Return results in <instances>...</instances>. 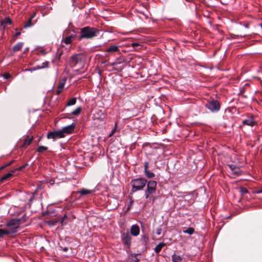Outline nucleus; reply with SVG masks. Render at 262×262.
<instances>
[{"mask_svg": "<svg viewBox=\"0 0 262 262\" xmlns=\"http://www.w3.org/2000/svg\"><path fill=\"white\" fill-rule=\"evenodd\" d=\"M229 167L231 169V171L236 170L237 168L234 165H229Z\"/></svg>", "mask_w": 262, "mask_h": 262, "instance_id": "obj_33", "label": "nucleus"}, {"mask_svg": "<svg viewBox=\"0 0 262 262\" xmlns=\"http://www.w3.org/2000/svg\"><path fill=\"white\" fill-rule=\"evenodd\" d=\"M20 35V32H17L15 34V37H17V36H18L19 35Z\"/></svg>", "mask_w": 262, "mask_h": 262, "instance_id": "obj_42", "label": "nucleus"}, {"mask_svg": "<svg viewBox=\"0 0 262 262\" xmlns=\"http://www.w3.org/2000/svg\"><path fill=\"white\" fill-rule=\"evenodd\" d=\"M23 46V42H18L13 47V51L15 52L20 51Z\"/></svg>", "mask_w": 262, "mask_h": 262, "instance_id": "obj_17", "label": "nucleus"}, {"mask_svg": "<svg viewBox=\"0 0 262 262\" xmlns=\"http://www.w3.org/2000/svg\"><path fill=\"white\" fill-rule=\"evenodd\" d=\"M131 46L132 47L137 50L138 48L140 46V45L137 42H134L132 43Z\"/></svg>", "mask_w": 262, "mask_h": 262, "instance_id": "obj_32", "label": "nucleus"}, {"mask_svg": "<svg viewBox=\"0 0 262 262\" xmlns=\"http://www.w3.org/2000/svg\"><path fill=\"white\" fill-rule=\"evenodd\" d=\"M7 24H11V20H10V19L8 18V19H7Z\"/></svg>", "mask_w": 262, "mask_h": 262, "instance_id": "obj_44", "label": "nucleus"}, {"mask_svg": "<svg viewBox=\"0 0 262 262\" xmlns=\"http://www.w3.org/2000/svg\"><path fill=\"white\" fill-rule=\"evenodd\" d=\"M48 66L49 62L48 61L43 62L42 63L41 66L40 67V68H48Z\"/></svg>", "mask_w": 262, "mask_h": 262, "instance_id": "obj_31", "label": "nucleus"}, {"mask_svg": "<svg viewBox=\"0 0 262 262\" xmlns=\"http://www.w3.org/2000/svg\"><path fill=\"white\" fill-rule=\"evenodd\" d=\"M64 85V82H60L58 85V88L63 89Z\"/></svg>", "mask_w": 262, "mask_h": 262, "instance_id": "obj_34", "label": "nucleus"}, {"mask_svg": "<svg viewBox=\"0 0 262 262\" xmlns=\"http://www.w3.org/2000/svg\"><path fill=\"white\" fill-rule=\"evenodd\" d=\"M62 91V89L57 87V91H56V94L57 95L60 94L61 93Z\"/></svg>", "mask_w": 262, "mask_h": 262, "instance_id": "obj_39", "label": "nucleus"}, {"mask_svg": "<svg viewBox=\"0 0 262 262\" xmlns=\"http://www.w3.org/2000/svg\"><path fill=\"white\" fill-rule=\"evenodd\" d=\"M70 65L71 67H75L79 66V67L83 66L82 59L80 55H75L72 56L69 59Z\"/></svg>", "mask_w": 262, "mask_h": 262, "instance_id": "obj_4", "label": "nucleus"}, {"mask_svg": "<svg viewBox=\"0 0 262 262\" xmlns=\"http://www.w3.org/2000/svg\"><path fill=\"white\" fill-rule=\"evenodd\" d=\"M49 183H50V184L51 185H53V184H54V180H50V181H49Z\"/></svg>", "mask_w": 262, "mask_h": 262, "instance_id": "obj_43", "label": "nucleus"}, {"mask_svg": "<svg viewBox=\"0 0 262 262\" xmlns=\"http://www.w3.org/2000/svg\"><path fill=\"white\" fill-rule=\"evenodd\" d=\"M48 149V147L44 146H40L38 147L37 149V151L38 152H42L44 151H46Z\"/></svg>", "mask_w": 262, "mask_h": 262, "instance_id": "obj_27", "label": "nucleus"}, {"mask_svg": "<svg viewBox=\"0 0 262 262\" xmlns=\"http://www.w3.org/2000/svg\"><path fill=\"white\" fill-rule=\"evenodd\" d=\"M3 77L5 79H8V78H9L11 77V75L10 74H9V73H4L3 74Z\"/></svg>", "mask_w": 262, "mask_h": 262, "instance_id": "obj_36", "label": "nucleus"}, {"mask_svg": "<svg viewBox=\"0 0 262 262\" xmlns=\"http://www.w3.org/2000/svg\"><path fill=\"white\" fill-rule=\"evenodd\" d=\"M73 2H75V0H72Z\"/></svg>", "mask_w": 262, "mask_h": 262, "instance_id": "obj_52", "label": "nucleus"}, {"mask_svg": "<svg viewBox=\"0 0 262 262\" xmlns=\"http://www.w3.org/2000/svg\"><path fill=\"white\" fill-rule=\"evenodd\" d=\"M258 193H262V189L258 191Z\"/></svg>", "mask_w": 262, "mask_h": 262, "instance_id": "obj_49", "label": "nucleus"}, {"mask_svg": "<svg viewBox=\"0 0 262 262\" xmlns=\"http://www.w3.org/2000/svg\"><path fill=\"white\" fill-rule=\"evenodd\" d=\"M66 116L64 117L65 118H70V117H69V116H68V115H69V114H66Z\"/></svg>", "mask_w": 262, "mask_h": 262, "instance_id": "obj_47", "label": "nucleus"}, {"mask_svg": "<svg viewBox=\"0 0 262 262\" xmlns=\"http://www.w3.org/2000/svg\"><path fill=\"white\" fill-rule=\"evenodd\" d=\"M33 139V136H31V137H30L29 136H27L24 140V142L23 144L20 145V147L21 148H26L28 146H29L31 143Z\"/></svg>", "mask_w": 262, "mask_h": 262, "instance_id": "obj_10", "label": "nucleus"}, {"mask_svg": "<svg viewBox=\"0 0 262 262\" xmlns=\"http://www.w3.org/2000/svg\"><path fill=\"white\" fill-rule=\"evenodd\" d=\"M155 200H156V198L155 197H153L152 198V202H154Z\"/></svg>", "mask_w": 262, "mask_h": 262, "instance_id": "obj_50", "label": "nucleus"}, {"mask_svg": "<svg viewBox=\"0 0 262 262\" xmlns=\"http://www.w3.org/2000/svg\"><path fill=\"white\" fill-rule=\"evenodd\" d=\"M15 172V170H12L11 172H8L7 173H6V174H5L4 176H3L2 178V180L3 181H5L9 178H10V177H11L13 175V172Z\"/></svg>", "mask_w": 262, "mask_h": 262, "instance_id": "obj_19", "label": "nucleus"}, {"mask_svg": "<svg viewBox=\"0 0 262 262\" xmlns=\"http://www.w3.org/2000/svg\"><path fill=\"white\" fill-rule=\"evenodd\" d=\"M144 173L146 177L149 179L153 178L155 176L154 173L150 172V171H149L148 170L144 171Z\"/></svg>", "mask_w": 262, "mask_h": 262, "instance_id": "obj_23", "label": "nucleus"}, {"mask_svg": "<svg viewBox=\"0 0 262 262\" xmlns=\"http://www.w3.org/2000/svg\"><path fill=\"white\" fill-rule=\"evenodd\" d=\"M183 260L182 257L180 255H178L174 254L172 255V262H182Z\"/></svg>", "mask_w": 262, "mask_h": 262, "instance_id": "obj_14", "label": "nucleus"}, {"mask_svg": "<svg viewBox=\"0 0 262 262\" xmlns=\"http://www.w3.org/2000/svg\"><path fill=\"white\" fill-rule=\"evenodd\" d=\"M47 138L48 139H52L53 140H55V139L57 138L55 132H52L49 133L47 135Z\"/></svg>", "mask_w": 262, "mask_h": 262, "instance_id": "obj_21", "label": "nucleus"}, {"mask_svg": "<svg viewBox=\"0 0 262 262\" xmlns=\"http://www.w3.org/2000/svg\"><path fill=\"white\" fill-rule=\"evenodd\" d=\"M76 36L75 34H72L69 36L66 37L63 40V42L66 45H69L71 43L72 38Z\"/></svg>", "mask_w": 262, "mask_h": 262, "instance_id": "obj_15", "label": "nucleus"}, {"mask_svg": "<svg viewBox=\"0 0 262 262\" xmlns=\"http://www.w3.org/2000/svg\"><path fill=\"white\" fill-rule=\"evenodd\" d=\"M147 188L145 190V196L146 199L152 198V195L156 193L157 187L156 181L151 180L147 181Z\"/></svg>", "mask_w": 262, "mask_h": 262, "instance_id": "obj_3", "label": "nucleus"}, {"mask_svg": "<svg viewBox=\"0 0 262 262\" xmlns=\"http://www.w3.org/2000/svg\"><path fill=\"white\" fill-rule=\"evenodd\" d=\"M76 125L75 123H72L69 125L66 126L62 128V131L64 135L66 134H70L72 133L75 128Z\"/></svg>", "mask_w": 262, "mask_h": 262, "instance_id": "obj_8", "label": "nucleus"}, {"mask_svg": "<svg viewBox=\"0 0 262 262\" xmlns=\"http://www.w3.org/2000/svg\"><path fill=\"white\" fill-rule=\"evenodd\" d=\"M147 180L144 178H139L132 180L130 184L132 186V192L142 190L146 186Z\"/></svg>", "mask_w": 262, "mask_h": 262, "instance_id": "obj_2", "label": "nucleus"}, {"mask_svg": "<svg viewBox=\"0 0 262 262\" xmlns=\"http://www.w3.org/2000/svg\"><path fill=\"white\" fill-rule=\"evenodd\" d=\"M92 190H90L89 189H82L78 191V193L79 194H80L81 195H87V194H90L92 193Z\"/></svg>", "mask_w": 262, "mask_h": 262, "instance_id": "obj_18", "label": "nucleus"}, {"mask_svg": "<svg viewBox=\"0 0 262 262\" xmlns=\"http://www.w3.org/2000/svg\"><path fill=\"white\" fill-rule=\"evenodd\" d=\"M232 172L235 176H240L242 174V172L238 168H237L236 170H234Z\"/></svg>", "mask_w": 262, "mask_h": 262, "instance_id": "obj_29", "label": "nucleus"}, {"mask_svg": "<svg viewBox=\"0 0 262 262\" xmlns=\"http://www.w3.org/2000/svg\"><path fill=\"white\" fill-rule=\"evenodd\" d=\"M76 98L75 97L72 98L70 99L67 103V106H71L74 105L76 102Z\"/></svg>", "mask_w": 262, "mask_h": 262, "instance_id": "obj_22", "label": "nucleus"}, {"mask_svg": "<svg viewBox=\"0 0 262 262\" xmlns=\"http://www.w3.org/2000/svg\"><path fill=\"white\" fill-rule=\"evenodd\" d=\"M115 132H116V128L113 129L112 130L111 133L108 136L111 137L115 133Z\"/></svg>", "mask_w": 262, "mask_h": 262, "instance_id": "obj_40", "label": "nucleus"}, {"mask_svg": "<svg viewBox=\"0 0 262 262\" xmlns=\"http://www.w3.org/2000/svg\"><path fill=\"white\" fill-rule=\"evenodd\" d=\"M67 218V216L66 214H64L63 217L61 218V221H60V223L62 225H63V222H64V221Z\"/></svg>", "mask_w": 262, "mask_h": 262, "instance_id": "obj_35", "label": "nucleus"}, {"mask_svg": "<svg viewBox=\"0 0 262 262\" xmlns=\"http://www.w3.org/2000/svg\"><path fill=\"white\" fill-rule=\"evenodd\" d=\"M206 107L212 112H217L220 109V104L216 100L209 101L205 105Z\"/></svg>", "mask_w": 262, "mask_h": 262, "instance_id": "obj_5", "label": "nucleus"}, {"mask_svg": "<svg viewBox=\"0 0 262 262\" xmlns=\"http://www.w3.org/2000/svg\"><path fill=\"white\" fill-rule=\"evenodd\" d=\"M156 233L158 235H160L161 233V229L160 228L158 229L156 231Z\"/></svg>", "mask_w": 262, "mask_h": 262, "instance_id": "obj_41", "label": "nucleus"}, {"mask_svg": "<svg viewBox=\"0 0 262 262\" xmlns=\"http://www.w3.org/2000/svg\"><path fill=\"white\" fill-rule=\"evenodd\" d=\"M3 181H4L2 180V178H1L0 179V184H1Z\"/></svg>", "mask_w": 262, "mask_h": 262, "instance_id": "obj_48", "label": "nucleus"}, {"mask_svg": "<svg viewBox=\"0 0 262 262\" xmlns=\"http://www.w3.org/2000/svg\"><path fill=\"white\" fill-rule=\"evenodd\" d=\"M64 251L67 250V248H64Z\"/></svg>", "mask_w": 262, "mask_h": 262, "instance_id": "obj_51", "label": "nucleus"}, {"mask_svg": "<svg viewBox=\"0 0 262 262\" xmlns=\"http://www.w3.org/2000/svg\"><path fill=\"white\" fill-rule=\"evenodd\" d=\"M5 167H6V166H5V165L0 167V170L5 168Z\"/></svg>", "mask_w": 262, "mask_h": 262, "instance_id": "obj_46", "label": "nucleus"}, {"mask_svg": "<svg viewBox=\"0 0 262 262\" xmlns=\"http://www.w3.org/2000/svg\"><path fill=\"white\" fill-rule=\"evenodd\" d=\"M99 30L95 28L85 27L80 29V35L78 39L80 40L83 38L91 39L96 36Z\"/></svg>", "mask_w": 262, "mask_h": 262, "instance_id": "obj_1", "label": "nucleus"}, {"mask_svg": "<svg viewBox=\"0 0 262 262\" xmlns=\"http://www.w3.org/2000/svg\"><path fill=\"white\" fill-rule=\"evenodd\" d=\"M20 224L19 220H11L7 224V229L9 231H15V233H16L17 229L19 227Z\"/></svg>", "mask_w": 262, "mask_h": 262, "instance_id": "obj_6", "label": "nucleus"}, {"mask_svg": "<svg viewBox=\"0 0 262 262\" xmlns=\"http://www.w3.org/2000/svg\"><path fill=\"white\" fill-rule=\"evenodd\" d=\"M55 133L56 135V137H57V138H62L64 137L65 136L62 130H57L55 132Z\"/></svg>", "mask_w": 262, "mask_h": 262, "instance_id": "obj_20", "label": "nucleus"}, {"mask_svg": "<svg viewBox=\"0 0 262 262\" xmlns=\"http://www.w3.org/2000/svg\"><path fill=\"white\" fill-rule=\"evenodd\" d=\"M28 164H26L20 167H19V168H17L16 169H15V171L16 170H22L23 168H25L26 166H27Z\"/></svg>", "mask_w": 262, "mask_h": 262, "instance_id": "obj_37", "label": "nucleus"}, {"mask_svg": "<svg viewBox=\"0 0 262 262\" xmlns=\"http://www.w3.org/2000/svg\"><path fill=\"white\" fill-rule=\"evenodd\" d=\"M107 52H118L120 53L119 47L117 46H111L106 50Z\"/></svg>", "mask_w": 262, "mask_h": 262, "instance_id": "obj_12", "label": "nucleus"}, {"mask_svg": "<svg viewBox=\"0 0 262 262\" xmlns=\"http://www.w3.org/2000/svg\"><path fill=\"white\" fill-rule=\"evenodd\" d=\"M243 124L244 125H247L253 126L255 124V122L254 120V118L252 117H251L246 120H244L243 121Z\"/></svg>", "mask_w": 262, "mask_h": 262, "instance_id": "obj_11", "label": "nucleus"}, {"mask_svg": "<svg viewBox=\"0 0 262 262\" xmlns=\"http://www.w3.org/2000/svg\"><path fill=\"white\" fill-rule=\"evenodd\" d=\"M81 112V107H78L76 108V109L75 110L73 111L71 113V114L75 115V116H77L80 114Z\"/></svg>", "mask_w": 262, "mask_h": 262, "instance_id": "obj_24", "label": "nucleus"}, {"mask_svg": "<svg viewBox=\"0 0 262 262\" xmlns=\"http://www.w3.org/2000/svg\"><path fill=\"white\" fill-rule=\"evenodd\" d=\"M240 192L242 194L247 193L248 192V190L246 188L241 187L240 188Z\"/></svg>", "mask_w": 262, "mask_h": 262, "instance_id": "obj_30", "label": "nucleus"}, {"mask_svg": "<svg viewBox=\"0 0 262 262\" xmlns=\"http://www.w3.org/2000/svg\"><path fill=\"white\" fill-rule=\"evenodd\" d=\"M13 162V161H12L11 162H9V163L7 164L5 166H6V167L10 165Z\"/></svg>", "mask_w": 262, "mask_h": 262, "instance_id": "obj_45", "label": "nucleus"}, {"mask_svg": "<svg viewBox=\"0 0 262 262\" xmlns=\"http://www.w3.org/2000/svg\"><path fill=\"white\" fill-rule=\"evenodd\" d=\"M148 162H145L144 163V171L148 170Z\"/></svg>", "mask_w": 262, "mask_h": 262, "instance_id": "obj_38", "label": "nucleus"}, {"mask_svg": "<svg viewBox=\"0 0 262 262\" xmlns=\"http://www.w3.org/2000/svg\"><path fill=\"white\" fill-rule=\"evenodd\" d=\"M166 244L164 243H159L155 248V252L156 253H159L162 250V248L164 247Z\"/></svg>", "mask_w": 262, "mask_h": 262, "instance_id": "obj_16", "label": "nucleus"}, {"mask_svg": "<svg viewBox=\"0 0 262 262\" xmlns=\"http://www.w3.org/2000/svg\"><path fill=\"white\" fill-rule=\"evenodd\" d=\"M130 234L134 236L138 235L140 233V228L137 224L132 226L130 230Z\"/></svg>", "mask_w": 262, "mask_h": 262, "instance_id": "obj_9", "label": "nucleus"}, {"mask_svg": "<svg viewBox=\"0 0 262 262\" xmlns=\"http://www.w3.org/2000/svg\"><path fill=\"white\" fill-rule=\"evenodd\" d=\"M11 233H15V231H9L8 229H0V236Z\"/></svg>", "mask_w": 262, "mask_h": 262, "instance_id": "obj_13", "label": "nucleus"}, {"mask_svg": "<svg viewBox=\"0 0 262 262\" xmlns=\"http://www.w3.org/2000/svg\"><path fill=\"white\" fill-rule=\"evenodd\" d=\"M132 237L128 233H124L122 237V241L124 245L128 248L130 247L131 244Z\"/></svg>", "mask_w": 262, "mask_h": 262, "instance_id": "obj_7", "label": "nucleus"}, {"mask_svg": "<svg viewBox=\"0 0 262 262\" xmlns=\"http://www.w3.org/2000/svg\"><path fill=\"white\" fill-rule=\"evenodd\" d=\"M35 14L32 15L30 18L28 20V21L26 23V24L24 25V27L25 28H27L28 27H31L32 26V19L34 17Z\"/></svg>", "mask_w": 262, "mask_h": 262, "instance_id": "obj_25", "label": "nucleus"}, {"mask_svg": "<svg viewBox=\"0 0 262 262\" xmlns=\"http://www.w3.org/2000/svg\"><path fill=\"white\" fill-rule=\"evenodd\" d=\"M141 241L144 243V245H146L148 241V238L147 235H144L141 237Z\"/></svg>", "mask_w": 262, "mask_h": 262, "instance_id": "obj_28", "label": "nucleus"}, {"mask_svg": "<svg viewBox=\"0 0 262 262\" xmlns=\"http://www.w3.org/2000/svg\"><path fill=\"white\" fill-rule=\"evenodd\" d=\"M194 228H193L192 227H189L187 230L184 231V233L189 234L190 235L194 233Z\"/></svg>", "mask_w": 262, "mask_h": 262, "instance_id": "obj_26", "label": "nucleus"}]
</instances>
